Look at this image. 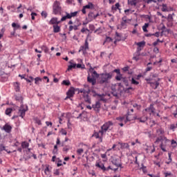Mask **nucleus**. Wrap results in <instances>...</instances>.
<instances>
[{
  "label": "nucleus",
  "mask_w": 177,
  "mask_h": 177,
  "mask_svg": "<svg viewBox=\"0 0 177 177\" xmlns=\"http://www.w3.org/2000/svg\"><path fill=\"white\" fill-rule=\"evenodd\" d=\"M127 117H129V120H127V122L133 121V120H135V117L132 116L131 115H128Z\"/></svg>",
  "instance_id": "nucleus-57"
},
{
  "label": "nucleus",
  "mask_w": 177,
  "mask_h": 177,
  "mask_svg": "<svg viewBox=\"0 0 177 177\" xmlns=\"http://www.w3.org/2000/svg\"><path fill=\"white\" fill-rule=\"evenodd\" d=\"M158 77V73H153L150 75L149 78L147 79V82H153V81H157Z\"/></svg>",
  "instance_id": "nucleus-14"
},
{
  "label": "nucleus",
  "mask_w": 177,
  "mask_h": 177,
  "mask_svg": "<svg viewBox=\"0 0 177 177\" xmlns=\"http://www.w3.org/2000/svg\"><path fill=\"white\" fill-rule=\"evenodd\" d=\"M60 133L62 134V135H67V131H66L64 129H62L61 130H60Z\"/></svg>",
  "instance_id": "nucleus-60"
},
{
  "label": "nucleus",
  "mask_w": 177,
  "mask_h": 177,
  "mask_svg": "<svg viewBox=\"0 0 177 177\" xmlns=\"http://www.w3.org/2000/svg\"><path fill=\"white\" fill-rule=\"evenodd\" d=\"M60 145V138H57L56 145L54 146V149L53 151V153L54 154H56V153H57V145Z\"/></svg>",
  "instance_id": "nucleus-20"
},
{
  "label": "nucleus",
  "mask_w": 177,
  "mask_h": 177,
  "mask_svg": "<svg viewBox=\"0 0 177 177\" xmlns=\"http://www.w3.org/2000/svg\"><path fill=\"white\" fill-rule=\"evenodd\" d=\"M91 93L92 95H93L94 97H96V96H102V95L97 94V93H96V91H93V90L91 91Z\"/></svg>",
  "instance_id": "nucleus-52"
},
{
  "label": "nucleus",
  "mask_w": 177,
  "mask_h": 177,
  "mask_svg": "<svg viewBox=\"0 0 177 177\" xmlns=\"http://www.w3.org/2000/svg\"><path fill=\"white\" fill-rule=\"evenodd\" d=\"M113 125H114L113 122H106L103 126H101L100 131L95 132L93 134V137L95 138V139H98V143H102V142H103V137L106 135V133L110 132V131L113 129Z\"/></svg>",
  "instance_id": "nucleus-1"
},
{
  "label": "nucleus",
  "mask_w": 177,
  "mask_h": 177,
  "mask_svg": "<svg viewBox=\"0 0 177 177\" xmlns=\"http://www.w3.org/2000/svg\"><path fill=\"white\" fill-rule=\"evenodd\" d=\"M53 32H60L61 28L60 26H59V25H53Z\"/></svg>",
  "instance_id": "nucleus-23"
},
{
  "label": "nucleus",
  "mask_w": 177,
  "mask_h": 177,
  "mask_svg": "<svg viewBox=\"0 0 177 177\" xmlns=\"http://www.w3.org/2000/svg\"><path fill=\"white\" fill-rule=\"evenodd\" d=\"M127 23H128L127 21H122L121 24H120V28L122 29H125L127 28Z\"/></svg>",
  "instance_id": "nucleus-39"
},
{
  "label": "nucleus",
  "mask_w": 177,
  "mask_h": 177,
  "mask_svg": "<svg viewBox=\"0 0 177 177\" xmlns=\"http://www.w3.org/2000/svg\"><path fill=\"white\" fill-rule=\"evenodd\" d=\"M71 149V147H70V145H65V146H64V147L62 149V151L67 153L68 151V150H70Z\"/></svg>",
  "instance_id": "nucleus-35"
},
{
  "label": "nucleus",
  "mask_w": 177,
  "mask_h": 177,
  "mask_svg": "<svg viewBox=\"0 0 177 177\" xmlns=\"http://www.w3.org/2000/svg\"><path fill=\"white\" fill-rule=\"evenodd\" d=\"M157 133H158V135H164L165 131H164V129L160 128L156 130Z\"/></svg>",
  "instance_id": "nucleus-42"
},
{
  "label": "nucleus",
  "mask_w": 177,
  "mask_h": 177,
  "mask_svg": "<svg viewBox=\"0 0 177 177\" xmlns=\"http://www.w3.org/2000/svg\"><path fill=\"white\" fill-rule=\"evenodd\" d=\"M154 110H155L154 105H153L151 104H150L149 107L145 109V111L148 113V114H149V115H151V114L154 113Z\"/></svg>",
  "instance_id": "nucleus-16"
},
{
  "label": "nucleus",
  "mask_w": 177,
  "mask_h": 177,
  "mask_svg": "<svg viewBox=\"0 0 177 177\" xmlns=\"http://www.w3.org/2000/svg\"><path fill=\"white\" fill-rule=\"evenodd\" d=\"M111 78H113V73H101L97 79V82L101 85L103 84H109V81H110Z\"/></svg>",
  "instance_id": "nucleus-2"
},
{
  "label": "nucleus",
  "mask_w": 177,
  "mask_h": 177,
  "mask_svg": "<svg viewBox=\"0 0 177 177\" xmlns=\"http://www.w3.org/2000/svg\"><path fill=\"white\" fill-rule=\"evenodd\" d=\"M124 77H122V75H121V73H119L118 75H117L115 76V80L117 81H121V80H122Z\"/></svg>",
  "instance_id": "nucleus-46"
},
{
  "label": "nucleus",
  "mask_w": 177,
  "mask_h": 177,
  "mask_svg": "<svg viewBox=\"0 0 177 177\" xmlns=\"http://www.w3.org/2000/svg\"><path fill=\"white\" fill-rule=\"evenodd\" d=\"M150 64H151V62H149L147 64V67L145 69V71L147 73L148 71H151V70H153V67L151 66H150Z\"/></svg>",
  "instance_id": "nucleus-43"
},
{
  "label": "nucleus",
  "mask_w": 177,
  "mask_h": 177,
  "mask_svg": "<svg viewBox=\"0 0 177 177\" xmlns=\"http://www.w3.org/2000/svg\"><path fill=\"white\" fill-rule=\"evenodd\" d=\"M99 16V13L94 15L93 12H90L88 15V19L89 21H92V20H95Z\"/></svg>",
  "instance_id": "nucleus-15"
},
{
  "label": "nucleus",
  "mask_w": 177,
  "mask_h": 177,
  "mask_svg": "<svg viewBox=\"0 0 177 177\" xmlns=\"http://www.w3.org/2000/svg\"><path fill=\"white\" fill-rule=\"evenodd\" d=\"M77 154H79V156H81V154H82V153H84V149H79L77 150Z\"/></svg>",
  "instance_id": "nucleus-63"
},
{
  "label": "nucleus",
  "mask_w": 177,
  "mask_h": 177,
  "mask_svg": "<svg viewBox=\"0 0 177 177\" xmlns=\"http://www.w3.org/2000/svg\"><path fill=\"white\" fill-rule=\"evenodd\" d=\"M25 81L26 82H32L34 81V77H32V76H30L29 79L26 78Z\"/></svg>",
  "instance_id": "nucleus-56"
},
{
  "label": "nucleus",
  "mask_w": 177,
  "mask_h": 177,
  "mask_svg": "<svg viewBox=\"0 0 177 177\" xmlns=\"http://www.w3.org/2000/svg\"><path fill=\"white\" fill-rule=\"evenodd\" d=\"M26 111H28V106L22 104L18 112L19 117H21V118H24Z\"/></svg>",
  "instance_id": "nucleus-7"
},
{
  "label": "nucleus",
  "mask_w": 177,
  "mask_h": 177,
  "mask_svg": "<svg viewBox=\"0 0 177 177\" xmlns=\"http://www.w3.org/2000/svg\"><path fill=\"white\" fill-rule=\"evenodd\" d=\"M42 82V79L39 77H37L35 78V84L36 85H39V83Z\"/></svg>",
  "instance_id": "nucleus-33"
},
{
  "label": "nucleus",
  "mask_w": 177,
  "mask_h": 177,
  "mask_svg": "<svg viewBox=\"0 0 177 177\" xmlns=\"http://www.w3.org/2000/svg\"><path fill=\"white\" fill-rule=\"evenodd\" d=\"M118 145L121 146V149H129V145L128 143L118 142Z\"/></svg>",
  "instance_id": "nucleus-27"
},
{
  "label": "nucleus",
  "mask_w": 177,
  "mask_h": 177,
  "mask_svg": "<svg viewBox=\"0 0 177 177\" xmlns=\"http://www.w3.org/2000/svg\"><path fill=\"white\" fill-rule=\"evenodd\" d=\"M78 13H80L79 11H75L73 12L68 13L67 12L68 19H71L72 17H77L78 15Z\"/></svg>",
  "instance_id": "nucleus-19"
},
{
  "label": "nucleus",
  "mask_w": 177,
  "mask_h": 177,
  "mask_svg": "<svg viewBox=\"0 0 177 177\" xmlns=\"http://www.w3.org/2000/svg\"><path fill=\"white\" fill-rule=\"evenodd\" d=\"M145 3L149 4L152 3L153 2L154 3H156V2H158V0H143Z\"/></svg>",
  "instance_id": "nucleus-41"
},
{
  "label": "nucleus",
  "mask_w": 177,
  "mask_h": 177,
  "mask_svg": "<svg viewBox=\"0 0 177 177\" xmlns=\"http://www.w3.org/2000/svg\"><path fill=\"white\" fill-rule=\"evenodd\" d=\"M74 95H75V89L71 87L66 93L67 96L66 97L65 100H67V99H71V100H72L71 97H73Z\"/></svg>",
  "instance_id": "nucleus-10"
},
{
  "label": "nucleus",
  "mask_w": 177,
  "mask_h": 177,
  "mask_svg": "<svg viewBox=\"0 0 177 177\" xmlns=\"http://www.w3.org/2000/svg\"><path fill=\"white\" fill-rule=\"evenodd\" d=\"M111 162L113 165H115L117 168H120L121 169L124 168V166H122V162H121V159L120 158H113L111 160Z\"/></svg>",
  "instance_id": "nucleus-8"
},
{
  "label": "nucleus",
  "mask_w": 177,
  "mask_h": 177,
  "mask_svg": "<svg viewBox=\"0 0 177 177\" xmlns=\"http://www.w3.org/2000/svg\"><path fill=\"white\" fill-rule=\"evenodd\" d=\"M67 19H68V15L67 12H66V15L62 17L61 21H64L65 20H67Z\"/></svg>",
  "instance_id": "nucleus-58"
},
{
  "label": "nucleus",
  "mask_w": 177,
  "mask_h": 177,
  "mask_svg": "<svg viewBox=\"0 0 177 177\" xmlns=\"http://www.w3.org/2000/svg\"><path fill=\"white\" fill-rule=\"evenodd\" d=\"M129 91H135V88L130 86L126 88V92L129 93Z\"/></svg>",
  "instance_id": "nucleus-62"
},
{
  "label": "nucleus",
  "mask_w": 177,
  "mask_h": 177,
  "mask_svg": "<svg viewBox=\"0 0 177 177\" xmlns=\"http://www.w3.org/2000/svg\"><path fill=\"white\" fill-rule=\"evenodd\" d=\"M70 65L68 66L67 71H70L73 70V68H75L77 67V64H73V60L69 62Z\"/></svg>",
  "instance_id": "nucleus-21"
},
{
  "label": "nucleus",
  "mask_w": 177,
  "mask_h": 177,
  "mask_svg": "<svg viewBox=\"0 0 177 177\" xmlns=\"http://www.w3.org/2000/svg\"><path fill=\"white\" fill-rule=\"evenodd\" d=\"M12 111H13V109L12 108H7L6 109L5 113L6 115H9V117H10V114H12Z\"/></svg>",
  "instance_id": "nucleus-28"
},
{
  "label": "nucleus",
  "mask_w": 177,
  "mask_h": 177,
  "mask_svg": "<svg viewBox=\"0 0 177 177\" xmlns=\"http://www.w3.org/2000/svg\"><path fill=\"white\" fill-rule=\"evenodd\" d=\"M164 174L165 177L172 176V173L171 171H166Z\"/></svg>",
  "instance_id": "nucleus-59"
},
{
  "label": "nucleus",
  "mask_w": 177,
  "mask_h": 177,
  "mask_svg": "<svg viewBox=\"0 0 177 177\" xmlns=\"http://www.w3.org/2000/svg\"><path fill=\"white\" fill-rule=\"evenodd\" d=\"M12 125L9 123H6L1 129L6 132V133H10L12 132Z\"/></svg>",
  "instance_id": "nucleus-12"
},
{
  "label": "nucleus",
  "mask_w": 177,
  "mask_h": 177,
  "mask_svg": "<svg viewBox=\"0 0 177 177\" xmlns=\"http://www.w3.org/2000/svg\"><path fill=\"white\" fill-rule=\"evenodd\" d=\"M109 42H113V38L106 36L105 41H104V44H109Z\"/></svg>",
  "instance_id": "nucleus-34"
},
{
  "label": "nucleus",
  "mask_w": 177,
  "mask_h": 177,
  "mask_svg": "<svg viewBox=\"0 0 177 177\" xmlns=\"http://www.w3.org/2000/svg\"><path fill=\"white\" fill-rule=\"evenodd\" d=\"M95 167H97V168H100L102 171H106V167H104V164L102 162H96Z\"/></svg>",
  "instance_id": "nucleus-18"
},
{
  "label": "nucleus",
  "mask_w": 177,
  "mask_h": 177,
  "mask_svg": "<svg viewBox=\"0 0 177 177\" xmlns=\"http://www.w3.org/2000/svg\"><path fill=\"white\" fill-rule=\"evenodd\" d=\"M136 45L139 48H143L145 46V45H146V41H142L138 42V43H136Z\"/></svg>",
  "instance_id": "nucleus-31"
},
{
  "label": "nucleus",
  "mask_w": 177,
  "mask_h": 177,
  "mask_svg": "<svg viewBox=\"0 0 177 177\" xmlns=\"http://www.w3.org/2000/svg\"><path fill=\"white\" fill-rule=\"evenodd\" d=\"M86 9H93V3L89 2L87 5L84 6Z\"/></svg>",
  "instance_id": "nucleus-38"
},
{
  "label": "nucleus",
  "mask_w": 177,
  "mask_h": 177,
  "mask_svg": "<svg viewBox=\"0 0 177 177\" xmlns=\"http://www.w3.org/2000/svg\"><path fill=\"white\" fill-rule=\"evenodd\" d=\"M44 174L47 176H50V169H49V165H47L44 169Z\"/></svg>",
  "instance_id": "nucleus-24"
},
{
  "label": "nucleus",
  "mask_w": 177,
  "mask_h": 177,
  "mask_svg": "<svg viewBox=\"0 0 177 177\" xmlns=\"http://www.w3.org/2000/svg\"><path fill=\"white\" fill-rule=\"evenodd\" d=\"M160 81H161V78H158L157 80L154 82H147L149 84L153 89H157L160 86Z\"/></svg>",
  "instance_id": "nucleus-11"
},
{
  "label": "nucleus",
  "mask_w": 177,
  "mask_h": 177,
  "mask_svg": "<svg viewBox=\"0 0 177 177\" xmlns=\"http://www.w3.org/2000/svg\"><path fill=\"white\" fill-rule=\"evenodd\" d=\"M131 84H132V85H139V82L136 81L135 78L132 77L131 80Z\"/></svg>",
  "instance_id": "nucleus-40"
},
{
  "label": "nucleus",
  "mask_w": 177,
  "mask_h": 177,
  "mask_svg": "<svg viewBox=\"0 0 177 177\" xmlns=\"http://www.w3.org/2000/svg\"><path fill=\"white\" fill-rule=\"evenodd\" d=\"M162 12H168V7L167 6V4H162Z\"/></svg>",
  "instance_id": "nucleus-48"
},
{
  "label": "nucleus",
  "mask_w": 177,
  "mask_h": 177,
  "mask_svg": "<svg viewBox=\"0 0 177 177\" xmlns=\"http://www.w3.org/2000/svg\"><path fill=\"white\" fill-rule=\"evenodd\" d=\"M62 84V85H66V86H70V85H71L70 80H63Z\"/></svg>",
  "instance_id": "nucleus-37"
},
{
  "label": "nucleus",
  "mask_w": 177,
  "mask_h": 177,
  "mask_svg": "<svg viewBox=\"0 0 177 177\" xmlns=\"http://www.w3.org/2000/svg\"><path fill=\"white\" fill-rule=\"evenodd\" d=\"M122 82H124V85L126 86H128L129 84H128V80L126 77H123L122 80Z\"/></svg>",
  "instance_id": "nucleus-55"
},
{
  "label": "nucleus",
  "mask_w": 177,
  "mask_h": 177,
  "mask_svg": "<svg viewBox=\"0 0 177 177\" xmlns=\"http://www.w3.org/2000/svg\"><path fill=\"white\" fill-rule=\"evenodd\" d=\"M140 55H138V54H136V53H134V55L133 57V60H136V62H138V60H139V57Z\"/></svg>",
  "instance_id": "nucleus-53"
},
{
  "label": "nucleus",
  "mask_w": 177,
  "mask_h": 177,
  "mask_svg": "<svg viewBox=\"0 0 177 177\" xmlns=\"http://www.w3.org/2000/svg\"><path fill=\"white\" fill-rule=\"evenodd\" d=\"M12 28H14V30H15V31H16V30H19V28H20V25H19V24H17L13 22V23L12 24Z\"/></svg>",
  "instance_id": "nucleus-36"
},
{
  "label": "nucleus",
  "mask_w": 177,
  "mask_h": 177,
  "mask_svg": "<svg viewBox=\"0 0 177 177\" xmlns=\"http://www.w3.org/2000/svg\"><path fill=\"white\" fill-rule=\"evenodd\" d=\"M90 72L91 73L92 77H91V75H88L87 77V81L92 85H96V78L99 79L100 75H99V73H97V72H96V71H95L92 66H91Z\"/></svg>",
  "instance_id": "nucleus-4"
},
{
  "label": "nucleus",
  "mask_w": 177,
  "mask_h": 177,
  "mask_svg": "<svg viewBox=\"0 0 177 177\" xmlns=\"http://www.w3.org/2000/svg\"><path fill=\"white\" fill-rule=\"evenodd\" d=\"M138 120L140 122H146L147 121V117L138 118Z\"/></svg>",
  "instance_id": "nucleus-44"
},
{
  "label": "nucleus",
  "mask_w": 177,
  "mask_h": 177,
  "mask_svg": "<svg viewBox=\"0 0 177 177\" xmlns=\"http://www.w3.org/2000/svg\"><path fill=\"white\" fill-rule=\"evenodd\" d=\"M30 144L27 141H24L21 143L22 149H28Z\"/></svg>",
  "instance_id": "nucleus-26"
},
{
  "label": "nucleus",
  "mask_w": 177,
  "mask_h": 177,
  "mask_svg": "<svg viewBox=\"0 0 177 177\" xmlns=\"http://www.w3.org/2000/svg\"><path fill=\"white\" fill-rule=\"evenodd\" d=\"M77 68H82V70L85 69V64H76Z\"/></svg>",
  "instance_id": "nucleus-47"
},
{
  "label": "nucleus",
  "mask_w": 177,
  "mask_h": 177,
  "mask_svg": "<svg viewBox=\"0 0 177 177\" xmlns=\"http://www.w3.org/2000/svg\"><path fill=\"white\" fill-rule=\"evenodd\" d=\"M116 120L118 121H120V122H123L124 124H127V120H129V117H125V116H122V117H118L116 118Z\"/></svg>",
  "instance_id": "nucleus-17"
},
{
  "label": "nucleus",
  "mask_w": 177,
  "mask_h": 177,
  "mask_svg": "<svg viewBox=\"0 0 177 177\" xmlns=\"http://www.w3.org/2000/svg\"><path fill=\"white\" fill-rule=\"evenodd\" d=\"M88 49H89V44L88 43V39H86L84 45L80 46L79 52H82L83 55H85Z\"/></svg>",
  "instance_id": "nucleus-9"
},
{
  "label": "nucleus",
  "mask_w": 177,
  "mask_h": 177,
  "mask_svg": "<svg viewBox=\"0 0 177 177\" xmlns=\"http://www.w3.org/2000/svg\"><path fill=\"white\" fill-rule=\"evenodd\" d=\"M41 49H42V50H44L45 53H49V48H48V46H46V45L41 46Z\"/></svg>",
  "instance_id": "nucleus-32"
},
{
  "label": "nucleus",
  "mask_w": 177,
  "mask_h": 177,
  "mask_svg": "<svg viewBox=\"0 0 177 177\" xmlns=\"http://www.w3.org/2000/svg\"><path fill=\"white\" fill-rule=\"evenodd\" d=\"M5 150H6V147L0 144V153H1V151H5Z\"/></svg>",
  "instance_id": "nucleus-51"
},
{
  "label": "nucleus",
  "mask_w": 177,
  "mask_h": 177,
  "mask_svg": "<svg viewBox=\"0 0 177 177\" xmlns=\"http://www.w3.org/2000/svg\"><path fill=\"white\" fill-rule=\"evenodd\" d=\"M79 93H82L84 100L86 103H88V104H91V103H92L91 97H89V93H91V90H85V88H81L79 91Z\"/></svg>",
  "instance_id": "nucleus-5"
},
{
  "label": "nucleus",
  "mask_w": 177,
  "mask_h": 177,
  "mask_svg": "<svg viewBox=\"0 0 177 177\" xmlns=\"http://www.w3.org/2000/svg\"><path fill=\"white\" fill-rule=\"evenodd\" d=\"M15 100L19 102H23V97L21 96H15Z\"/></svg>",
  "instance_id": "nucleus-61"
},
{
  "label": "nucleus",
  "mask_w": 177,
  "mask_h": 177,
  "mask_svg": "<svg viewBox=\"0 0 177 177\" xmlns=\"http://www.w3.org/2000/svg\"><path fill=\"white\" fill-rule=\"evenodd\" d=\"M147 27H149V23H145V25L142 26V30L144 32H147Z\"/></svg>",
  "instance_id": "nucleus-45"
},
{
  "label": "nucleus",
  "mask_w": 177,
  "mask_h": 177,
  "mask_svg": "<svg viewBox=\"0 0 177 177\" xmlns=\"http://www.w3.org/2000/svg\"><path fill=\"white\" fill-rule=\"evenodd\" d=\"M159 142H161L160 145L161 150L164 152H167L165 147H167V144L169 142V140H168L165 136H160L156 138L155 143H159Z\"/></svg>",
  "instance_id": "nucleus-3"
},
{
  "label": "nucleus",
  "mask_w": 177,
  "mask_h": 177,
  "mask_svg": "<svg viewBox=\"0 0 177 177\" xmlns=\"http://www.w3.org/2000/svg\"><path fill=\"white\" fill-rule=\"evenodd\" d=\"M112 9H114V10H117L118 9H120V3H116L115 4V6L112 7Z\"/></svg>",
  "instance_id": "nucleus-54"
},
{
  "label": "nucleus",
  "mask_w": 177,
  "mask_h": 177,
  "mask_svg": "<svg viewBox=\"0 0 177 177\" xmlns=\"http://www.w3.org/2000/svg\"><path fill=\"white\" fill-rule=\"evenodd\" d=\"M128 3L131 5V6H136L138 1L136 0H128Z\"/></svg>",
  "instance_id": "nucleus-29"
},
{
  "label": "nucleus",
  "mask_w": 177,
  "mask_h": 177,
  "mask_svg": "<svg viewBox=\"0 0 177 177\" xmlns=\"http://www.w3.org/2000/svg\"><path fill=\"white\" fill-rule=\"evenodd\" d=\"M142 48H142V47H138V48H137V50H136V52L135 53H136V55H137L138 56H140V52H141V50H142Z\"/></svg>",
  "instance_id": "nucleus-49"
},
{
  "label": "nucleus",
  "mask_w": 177,
  "mask_h": 177,
  "mask_svg": "<svg viewBox=\"0 0 177 177\" xmlns=\"http://www.w3.org/2000/svg\"><path fill=\"white\" fill-rule=\"evenodd\" d=\"M41 15L44 19H46V17H48V12H46V11H42Z\"/></svg>",
  "instance_id": "nucleus-50"
},
{
  "label": "nucleus",
  "mask_w": 177,
  "mask_h": 177,
  "mask_svg": "<svg viewBox=\"0 0 177 177\" xmlns=\"http://www.w3.org/2000/svg\"><path fill=\"white\" fill-rule=\"evenodd\" d=\"M60 23V21H57V18L56 17H53L50 21H49V24H59Z\"/></svg>",
  "instance_id": "nucleus-22"
},
{
  "label": "nucleus",
  "mask_w": 177,
  "mask_h": 177,
  "mask_svg": "<svg viewBox=\"0 0 177 177\" xmlns=\"http://www.w3.org/2000/svg\"><path fill=\"white\" fill-rule=\"evenodd\" d=\"M14 86L16 92H19L20 91V83L16 82L14 83Z\"/></svg>",
  "instance_id": "nucleus-25"
},
{
  "label": "nucleus",
  "mask_w": 177,
  "mask_h": 177,
  "mask_svg": "<svg viewBox=\"0 0 177 177\" xmlns=\"http://www.w3.org/2000/svg\"><path fill=\"white\" fill-rule=\"evenodd\" d=\"M133 12H135V10H132L131 9L124 10V14L126 15V16H129V15H132Z\"/></svg>",
  "instance_id": "nucleus-30"
},
{
  "label": "nucleus",
  "mask_w": 177,
  "mask_h": 177,
  "mask_svg": "<svg viewBox=\"0 0 177 177\" xmlns=\"http://www.w3.org/2000/svg\"><path fill=\"white\" fill-rule=\"evenodd\" d=\"M30 16H31L32 20H35V16H37V13L36 12H32Z\"/></svg>",
  "instance_id": "nucleus-64"
},
{
  "label": "nucleus",
  "mask_w": 177,
  "mask_h": 177,
  "mask_svg": "<svg viewBox=\"0 0 177 177\" xmlns=\"http://www.w3.org/2000/svg\"><path fill=\"white\" fill-rule=\"evenodd\" d=\"M100 107H102L100 101H97L94 104H93V109L94 111H96V113H99V111H100Z\"/></svg>",
  "instance_id": "nucleus-13"
},
{
  "label": "nucleus",
  "mask_w": 177,
  "mask_h": 177,
  "mask_svg": "<svg viewBox=\"0 0 177 177\" xmlns=\"http://www.w3.org/2000/svg\"><path fill=\"white\" fill-rule=\"evenodd\" d=\"M53 12L54 15H62V6L60 1H55L53 5Z\"/></svg>",
  "instance_id": "nucleus-6"
}]
</instances>
